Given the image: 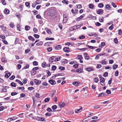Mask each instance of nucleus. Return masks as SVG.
Segmentation results:
<instances>
[{
	"mask_svg": "<svg viewBox=\"0 0 122 122\" xmlns=\"http://www.w3.org/2000/svg\"><path fill=\"white\" fill-rule=\"evenodd\" d=\"M55 11L53 9L49 8L47 10L46 13L47 15L48 16H53L55 14Z\"/></svg>",
	"mask_w": 122,
	"mask_h": 122,
	"instance_id": "nucleus-1",
	"label": "nucleus"
},
{
	"mask_svg": "<svg viewBox=\"0 0 122 122\" xmlns=\"http://www.w3.org/2000/svg\"><path fill=\"white\" fill-rule=\"evenodd\" d=\"M80 25H75L70 27V28L69 30L71 31H74L80 28Z\"/></svg>",
	"mask_w": 122,
	"mask_h": 122,
	"instance_id": "nucleus-2",
	"label": "nucleus"
},
{
	"mask_svg": "<svg viewBox=\"0 0 122 122\" xmlns=\"http://www.w3.org/2000/svg\"><path fill=\"white\" fill-rule=\"evenodd\" d=\"M39 69V68L38 67H36L33 68L31 72V75H35L36 72V71L38 70Z\"/></svg>",
	"mask_w": 122,
	"mask_h": 122,
	"instance_id": "nucleus-3",
	"label": "nucleus"
},
{
	"mask_svg": "<svg viewBox=\"0 0 122 122\" xmlns=\"http://www.w3.org/2000/svg\"><path fill=\"white\" fill-rule=\"evenodd\" d=\"M49 82L52 85H54L56 84L55 81L52 79H50L49 80Z\"/></svg>",
	"mask_w": 122,
	"mask_h": 122,
	"instance_id": "nucleus-4",
	"label": "nucleus"
},
{
	"mask_svg": "<svg viewBox=\"0 0 122 122\" xmlns=\"http://www.w3.org/2000/svg\"><path fill=\"white\" fill-rule=\"evenodd\" d=\"M103 13V11L102 9H98L97 10V14L99 15L102 14Z\"/></svg>",
	"mask_w": 122,
	"mask_h": 122,
	"instance_id": "nucleus-5",
	"label": "nucleus"
},
{
	"mask_svg": "<svg viewBox=\"0 0 122 122\" xmlns=\"http://www.w3.org/2000/svg\"><path fill=\"white\" fill-rule=\"evenodd\" d=\"M8 72V71H6L5 72V77L7 78H8L11 75V74L10 73H7Z\"/></svg>",
	"mask_w": 122,
	"mask_h": 122,
	"instance_id": "nucleus-6",
	"label": "nucleus"
},
{
	"mask_svg": "<svg viewBox=\"0 0 122 122\" xmlns=\"http://www.w3.org/2000/svg\"><path fill=\"white\" fill-rule=\"evenodd\" d=\"M86 70L88 72H90L93 71L94 69L92 67L90 66L86 68Z\"/></svg>",
	"mask_w": 122,
	"mask_h": 122,
	"instance_id": "nucleus-7",
	"label": "nucleus"
},
{
	"mask_svg": "<svg viewBox=\"0 0 122 122\" xmlns=\"http://www.w3.org/2000/svg\"><path fill=\"white\" fill-rule=\"evenodd\" d=\"M101 76V75H99V76L100 78V81L101 83H102L104 84V82L105 79L103 77H100Z\"/></svg>",
	"mask_w": 122,
	"mask_h": 122,
	"instance_id": "nucleus-8",
	"label": "nucleus"
},
{
	"mask_svg": "<svg viewBox=\"0 0 122 122\" xmlns=\"http://www.w3.org/2000/svg\"><path fill=\"white\" fill-rule=\"evenodd\" d=\"M64 19L63 21V22L64 23H65L67 22V21L68 20V18L66 16V15H63Z\"/></svg>",
	"mask_w": 122,
	"mask_h": 122,
	"instance_id": "nucleus-9",
	"label": "nucleus"
},
{
	"mask_svg": "<svg viewBox=\"0 0 122 122\" xmlns=\"http://www.w3.org/2000/svg\"><path fill=\"white\" fill-rule=\"evenodd\" d=\"M34 82L37 85H38L41 83V81L36 79H35L34 80Z\"/></svg>",
	"mask_w": 122,
	"mask_h": 122,
	"instance_id": "nucleus-10",
	"label": "nucleus"
},
{
	"mask_svg": "<svg viewBox=\"0 0 122 122\" xmlns=\"http://www.w3.org/2000/svg\"><path fill=\"white\" fill-rule=\"evenodd\" d=\"M63 51L65 52L68 53L70 51V49L68 47H66L63 49Z\"/></svg>",
	"mask_w": 122,
	"mask_h": 122,
	"instance_id": "nucleus-11",
	"label": "nucleus"
},
{
	"mask_svg": "<svg viewBox=\"0 0 122 122\" xmlns=\"http://www.w3.org/2000/svg\"><path fill=\"white\" fill-rule=\"evenodd\" d=\"M82 107H81L79 109H76L75 110V112L76 113H78L79 112H81L82 110Z\"/></svg>",
	"mask_w": 122,
	"mask_h": 122,
	"instance_id": "nucleus-12",
	"label": "nucleus"
},
{
	"mask_svg": "<svg viewBox=\"0 0 122 122\" xmlns=\"http://www.w3.org/2000/svg\"><path fill=\"white\" fill-rule=\"evenodd\" d=\"M84 55L85 58V59L88 60L89 59L90 57L89 56L87 53H85Z\"/></svg>",
	"mask_w": 122,
	"mask_h": 122,
	"instance_id": "nucleus-13",
	"label": "nucleus"
},
{
	"mask_svg": "<svg viewBox=\"0 0 122 122\" xmlns=\"http://www.w3.org/2000/svg\"><path fill=\"white\" fill-rule=\"evenodd\" d=\"M65 105V103L64 102H61L59 103V106L61 107H63Z\"/></svg>",
	"mask_w": 122,
	"mask_h": 122,
	"instance_id": "nucleus-14",
	"label": "nucleus"
},
{
	"mask_svg": "<svg viewBox=\"0 0 122 122\" xmlns=\"http://www.w3.org/2000/svg\"><path fill=\"white\" fill-rule=\"evenodd\" d=\"M106 96V94H105L104 92H102L100 94H99L98 96V97H103Z\"/></svg>",
	"mask_w": 122,
	"mask_h": 122,
	"instance_id": "nucleus-15",
	"label": "nucleus"
},
{
	"mask_svg": "<svg viewBox=\"0 0 122 122\" xmlns=\"http://www.w3.org/2000/svg\"><path fill=\"white\" fill-rule=\"evenodd\" d=\"M61 46L60 45H59L56 46L55 47V49L56 50H59L61 49Z\"/></svg>",
	"mask_w": 122,
	"mask_h": 122,
	"instance_id": "nucleus-16",
	"label": "nucleus"
},
{
	"mask_svg": "<svg viewBox=\"0 0 122 122\" xmlns=\"http://www.w3.org/2000/svg\"><path fill=\"white\" fill-rule=\"evenodd\" d=\"M9 10L8 9L5 8L4 11V12L5 14H9Z\"/></svg>",
	"mask_w": 122,
	"mask_h": 122,
	"instance_id": "nucleus-17",
	"label": "nucleus"
},
{
	"mask_svg": "<svg viewBox=\"0 0 122 122\" xmlns=\"http://www.w3.org/2000/svg\"><path fill=\"white\" fill-rule=\"evenodd\" d=\"M28 39H29L30 40L32 41H35V39L34 38L31 36H29L28 37Z\"/></svg>",
	"mask_w": 122,
	"mask_h": 122,
	"instance_id": "nucleus-18",
	"label": "nucleus"
},
{
	"mask_svg": "<svg viewBox=\"0 0 122 122\" xmlns=\"http://www.w3.org/2000/svg\"><path fill=\"white\" fill-rule=\"evenodd\" d=\"M86 47H88L89 48H90L91 49H94L95 48H97L96 47H93L91 46H89L88 45H87L86 46Z\"/></svg>",
	"mask_w": 122,
	"mask_h": 122,
	"instance_id": "nucleus-19",
	"label": "nucleus"
},
{
	"mask_svg": "<svg viewBox=\"0 0 122 122\" xmlns=\"http://www.w3.org/2000/svg\"><path fill=\"white\" fill-rule=\"evenodd\" d=\"M41 0H37L35 3V5L40 4L41 2Z\"/></svg>",
	"mask_w": 122,
	"mask_h": 122,
	"instance_id": "nucleus-20",
	"label": "nucleus"
},
{
	"mask_svg": "<svg viewBox=\"0 0 122 122\" xmlns=\"http://www.w3.org/2000/svg\"><path fill=\"white\" fill-rule=\"evenodd\" d=\"M1 61L2 62L5 63L7 62V60L5 58L3 57L1 59Z\"/></svg>",
	"mask_w": 122,
	"mask_h": 122,
	"instance_id": "nucleus-21",
	"label": "nucleus"
},
{
	"mask_svg": "<svg viewBox=\"0 0 122 122\" xmlns=\"http://www.w3.org/2000/svg\"><path fill=\"white\" fill-rule=\"evenodd\" d=\"M46 62H43L41 64V66L43 68H45L46 67Z\"/></svg>",
	"mask_w": 122,
	"mask_h": 122,
	"instance_id": "nucleus-22",
	"label": "nucleus"
},
{
	"mask_svg": "<svg viewBox=\"0 0 122 122\" xmlns=\"http://www.w3.org/2000/svg\"><path fill=\"white\" fill-rule=\"evenodd\" d=\"M89 8L91 9H93L94 7V5L91 4H89Z\"/></svg>",
	"mask_w": 122,
	"mask_h": 122,
	"instance_id": "nucleus-23",
	"label": "nucleus"
},
{
	"mask_svg": "<svg viewBox=\"0 0 122 122\" xmlns=\"http://www.w3.org/2000/svg\"><path fill=\"white\" fill-rule=\"evenodd\" d=\"M94 81L95 82L97 83L99 81L98 78L97 77H95L94 79Z\"/></svg>",
	"mask_w": 122,
	"mask_h": 122,
	"instance_id": "nucleus-24",
	"label": "nucleus"
},
{
	"mask_svg": "<svg viewBox=\"0 0 122 122\" xmlns=\"http://www.w3.org/2000/svg\"><path fill=\"white\" fill-rule=\"evenodd\" d=\"M85 36L83 35H82L81 36H79L78 38L80 39H84L85 38Z\"/></svg>",
	"mask_w": 122,
	"mask_h": 122,
	"instance_id": "nucleus-25",
	"label": "nucleus"
},
{
	"mask_svg": "<svg viewBox=\"0 0 122 122\" xmlns=\"http://www.w3.org/2000/svg\"><path fill=\"white\" fill-rule=\"evenodd\" d=\"M30 29V27L29 25H26L25 26V30H28Z\"/></svg>",
	"mask_w": 122,
	"mask_h": 122,
	"instance_id": "nucleus-26",
	"label": "nucleus"
},
{
	"mask_svg": "<svg viewBox=\"0 0 122 122\" xmlns=\"http://www.w3.org/2000/svg\"><path fill=\"white\" fill-rule=\"evenodd\" d=\"M56 66L54 65L52 66L51 69L52 71H54L56 69Z\"/></svg>",
	"mask_w": 122,
	"mask_h": 122,
	"instance_id": "nucleus-27",
	"label": "nucleus"
},
{
	"mask_svg": "<svg viewBox=\"0 0 122 122\" xmlns=\"http://www.w3.org/2000/svg\"><path fill=\"white\" fill-rule=\"evenodd\" d=\"M100 63H101L103 65L104 64L105 65H106L107 64V62L106 61H102L101 62H99Z\"/></svg>",
	"mask_w": 122,
	"mask_h": 122,
	"instance_id": "nucleus-28",
	"label": "nucleus"
},
{
	"mask_svg": "<svg viewBox=\"0 0 122 122\" xmlns=\"http://www.w3.org/2000/svg\"><path fill=\"white\" fill-rule=\"evenodd\" d=\"M11 86L13 87H15L16 86L15 83L13 82H11L10 84Z\"/></svg>",
	"mask_w": 122,
	"mask_h": 122,
	"instance_id": "nucleus-29",
	"label": "nucleus"
},
{
	"mask_svg": "<svg viewBox=\"0 0 122 122\" xmlns=\"http://www.w3.org/2000/svg\"><path fill=\"white\" fill-rule=\"evenodd\" d=\"M61 62H62V63H64V64L65 63H67V60L66 59H63L61 61Z\"/></svg>",
	"mask_w": 122,
	"mask_h": 122,
	"instance_id": "nucleus-30",
	"label": "nucleus"
},
{
	"mask_svg": "<svg viewBox=\"0 0 122 122\" xmlns=\"http://www.w3.org/2000/svg\"><path fill=\"white\" fill-rule=\"evenodd\" d=\"M46 31L48 34L50 35L52 34V32L50 30L48 29H47Z\"/></svg>",
	"mask_w": 122,
	"mask_h": 122,
	"instance_id": "nucleus-31",
	"label": "nucleus"
},
{
	"mask_svg": "<svg viewBox=\"0 0 122 122\" xmlns=\"http://www.w3.org/2000/svg\"><path fill=\"white\" fill-rule=\"evenodd\" d=\"M77 58L79 60H81L83 58V57L81 55H80L78 56Z\"/></svg>",
	"mask_w": 122,
	"mask_h": 122,
	"instance_id": "nucleus-32",
	"label": "nucleus"
},
{
	"mask_svg": "<svg viewBox=\"0 0 122 122\" xmlns=\"http://www.w3.org/2000/svg\"><path fill=\"white\" fill-rule=\"evenodd\" d=\"M114 42L116 44H117L118 43V42L117 38H116L114 39Z\"/></svg>",
	"mask_w": 122,
	"mask_h": 122,
	"instance_id": "nucleus-33",
	"label": "nucleus"
},
{
	"mask_svg": "<svg viewBox=\"0 0 122 122\" xmlns=\"http://www.w3.org/2000/svg\"><path fill=\"white\" fill-rule=\"evenodd\" d=\"M103 5L102 3H100L98 4V7L100 8H102L103 6Z\"/></svg>",
	"mask_w": 122,
	"mask_h": 122,
	"instance_id": "nucleus-34",
	"label": "nucleus"
},
{
	"mask_svg": "<svg viewBox=\"0 0 122 122\" xmlns=\"http://www.w3.org/2000/svg\"><path fill=\"white\" fill-rule=\"evenodd\" d=\"M59 69L61 71H64L65 69V68L62 66H60L59 68Z\"/></svg>",
	"mask_w": 122,
	"mask_h": 122,
	"instance_id": "nucleus-35",
	"label": "nucleus"
},
{
	"mask_svg": "<svg viewBox=\"0 0 122 122\" xmlns=\"http://www.w3.org/2000/svg\"><path fill=\"white\" fill-rule=\"evenodd\" d=\"M118 66V65L117 64H115V65H114L112 67L113 69V70H114V69H115L117 68V67Z\"/></svg>",
	"mask_w": 122,
	"mask_h": 122,
	"instance_id": "nucleus-36",
	"label": "nucleus"
},
{
	"mask_svg": "<svg viewBox=\"0 0 122 122\" xmlns=\"http://www.w3.org/2000/svg\"><path fill=\"white\" fill-rule=\"evenodd\" d=\"M47 49L48 51L50 52L52 50V48L51 47H49L47 48Z\"/></svg>",
	"mask_w": 122,
	"mask_h": 122,
	"instance_id": "nucleus-37",
	"label": "nucleus"
},
{
	"mask_svg": "<svg viewBox=\"0 0 122 122\" xmlns=\"http://www.w3.org/2000/svg\"><path fill=\"white\" fill-rule=\"evenodd\" d=\"M72 83L75 86H77L78 85V83L77 82H74Z\"/></svg>",
	"mask_w": 122,
	"mask_h": 122,
	"instance_id": "nucleus-38",
	"label": "nucleus"
},
{
	"mask_svg": "<svg viewBox=\"0 0 122 122\" xmlns=\"http://www.w3.org/2000/svg\"><path fill=\"white\" fill-rule=\"evenodd\" d=\"M77 49L81 51H84L87 50V48H85L81 49Z\"/></svg>",
	"mask_w": 122,
	"mask_h": 122,
	"instance_id": "nucleus-39",
	"label": "nucleus"
},
{
	"mask_svg": "<svg viewBox=\"0 0 122 122\" xmlns=\"http://www.w3.org/2000/svg\"><path fill=\"white\" fill-rule=\"evenodd\" d=\"M29 65L26 64L25 66L23 68H22V69L23 70L24 69H27L29 67Z\"/></svg>",
	"mask_w": 122,
	"mask_h": 122,
	"instance_id": "nucleus-40",
	"label": "nucleus"
},
{
	"mask_svg": "<svg viewBox=\"0 0 122 122\" xmlns=\"http://www.w3.org/2000/svg\"><path fill=\"white\" fill-rule=\"evenodd\" d=\"M61 74V73L57 74H56V75H55L54 76H52L51 77V78H52L53 79V78L54 77V76H55V77H56V76H57L62 75Z\"/></svg>",
	"mask_w": 122,
	"mask_h": 122,
	"instance_id": "nucleus-41",
	"label": "nucleus"
},
{
	"mask_svg": "<svg viewBox=\"0 0 122 122\" xmlns=\"http://www.w3.org/2000/svg\"><path fill=\"white\" fill-rule=\"evenodd\" d=\"M43 44V42L42 41H40V42L37 43L36 45L37 46L41 45Z\"/></svg>",
	"mask_w": 122,
	"mask_h": 122,
	"instance_id": "nucleus-42",
	"label": "nucleus"
},
{
	"mask_svg": "<svg viewBox=\"0 0 122 122\" xmlns=\"http://www.w3.org/2000/svg\"><path fill=\"white\" fill-rule=\"evenodd\" d=\"M103 18H104L103 17L100 18L99 19V21L100 22H103Z\"/></svg>",
	"mask_w": 122,
	"mask_h": 122,
	"instance_id": "nucleus-43",
	"label": "nucleus"
},
{
	"mask_svg": "<svg viewBox=\"0 0 122 122\" xmlns=\"http://www.w3.org/2000/svg\"><path fill=\"white\" fill-rule=\"evenodd\" d=\"M62 2L63 3L65 4L66 5H67L68 3V1H66L65 0L62 1Z\"/></svg>",
	"mask_w": 122,
	"mask_h": 122,
	"instance_id": "nucleus-44",
	"label": "nucleus"
},
{
	"mask_svg": "<svg viewBox=\"0 0 122 122\" xmlns=\"http://www.w3.org/2000/svg\"><path fill=\"white\" fill-rule=\"evenodd\" d=\"M30 3L29 2H26L25 3V5L27 7L29 8L30 7Z\"/></svg>",
	"mask_w": 122,
	"mask_h": 122,
	"instance_id": "nucleus-45",
	"label": "nucleus"
},
{
	"mask_svg": "<svg viewBox=\"0 0 122 122\" xmlns=\"http://www.w3.org/2000/svg\"><path fill=\"white\" fill-rule=\"evenodd\" d=\"M33 64L34 66H37L38 65L37 62L36 61H34L33 62Z\"/></svg>",
	"mask_w": 122,
	"mask_h": 122,
	"instance_id": "nucleus-46",
	"label": "nucleus"
},
{
	"mask_svg": "<svg viewBox=\"0 0 122 122\" xmlns=\"http://www.w3.org/2000/svg\"><path fill=\"white\" fill-rule=\"evenodd\" d=\"M113 25L112 24L111 26L109 27V29L110 30H112L113 29Z\"/></svg>",
	"mask_w": 122,
	"mask_h": 122,
	"instance_id": "nucleus-47",
	"label": "nucleus"
},
{
	"mask_svg": "<svg viewBox=\"0 0 122 122\" xmlns=\"http://www.w3.org/2000/svg\"><path fill=\"white\" fill-rule=\"evenodd\" d=\"M13 120V119L12 117L8 118L7 120V122H10V121Z\"/></svg>",
	"mask_w": 122,
	"mask_h": 122,
	"instance_id": "nucleus-48",
	"label": "nucleus"
},
{
	"mask_svg": "<svg viewBox=\"0 0 122 122\" xmlns=\"http://www.w3.org/2000/svg\"><path fill=\"white\" fill-rule=\"evenodd\" d=\"M16 16L18 18H19L20 17L21 15L19 13H16Z\"/></svg>",
	"mask_w": 122,
	"mask_h": 122,
	"instance_id": "nucleus-49",
	"label": "nucleus"
},
{
	"mask_svg": "<svg viewBox=\"0 0 122 122\" xmlns=\"http://www.w3.org/2000/svg\"><path fill=\"white\" fill-rule=\"evenodd\" d=\"M46 40H54V39L52 38H46Z\"/></svg>",
	"mask_w": 122,
	"mask_h": 122,
	"instance_id": "nucleus-50",
	"label": "nucleus"
},
{
	"mask_svg": "<svg viewBox=\"0 0 122 122\" xmlns=\"http://www.w3.org/2000/svg\"><path fill=\"white\" fill-rule=\"evenodd\" d=\"M50 100V99L48 98H46L45 99L44 101L45 102H49Z\"/></svg>",
	"mask_w": 122,
	"mask_h": 122,
	"instance_id": "nucleus-51",
	"label": "nucleus"
},
{
	"mask_svg": "<svg viewBox=\"0 0 122 122\" xmlns=\"http://www.w3.org/2000/svg\"><path fill=\"white\" fill-rule=\"evenodd\" d=\"M34 89V87H28V89L29 91H31L33 90Z\"/></svg>",
	"mask_w": 122,
	"mask_h": 122,
	"instance_id": "nucleus-52",
	"label": "nucleus"
},
{
	"mask_svg": "<svg viewBox=\"0 0 122 122\" xmlns=\"http://www.w3.org/2000/svg\"><path fill=\"white\" fill-rule=\"evenodd\" d=\"M27 79L26 78H25L24 79L23 81V82L25 84L27 82Z\"/></svg>",
	"mask_w": 122,
	"mask_h": 122,
	"instance_id": "nucleus-53",
	"label": "nucleus"
},
{
	"mask_svg": "<svg viewBox=\"0 0 122 122\" xmlns=\"http://www.w3.org/2000/svg\"><path fill=\"white\" fill-rule=\"evenodd\" d=\"M46 72L47 73V74H48L47 77L48 76H50L51 74V72L50 71H49L48 70L46 71Z\"/></svg>",
	"mask_w": 122,
	"mask_h": 122,
	"instance_id": "nucleus-54",
	"label": "nucleus"
},
{
	"mask_svg": "<svg viewBox=\"0 0 122 122\" xmlns=\"http://www.w3.org/2000/svg\"><path fill=\"white\" fill-rule=\"evenodd\" d=\"M118 34L119 35H122V31L120 29L118 30Z\"/></svg>",
	"mask_w": 122,
	"mask_h": 122,
	"instance_id": "nucleus-55",
	"label": "nucleus"
},
{
	"mask_svg": "<svg viewBox=\"0 0 122 122\" xmlns=\"http://www.w3.org/2000/svg\"><path fill=\"white\" fill-rule=\"evenodd\" d=\"M88 119L87 118H85L82 121L83 122H88Z\"/></svg>",
	"mask_w": 122,
	"mask_h": 122,
	"instance_id": "nucleus-56",
	"label": "nucleus"
},
{
	"mask_svg": "<svg viewBox=\"0 0 122 122\" xmlns=\"http://www.w3.org/2000/svg\"><path fill=\"white\" fill-rule=\"evenodd\" d=\"M118 71L117 70L116 71L115 73V75L116 76H117L118 75Z\"/></svg>",
	"mask_w": 122,
	"mask_h": 122,
	"instance_id": "nucleus-57",
	"label": "nucleus"
},
{
	"mask_svg": "<svg viewBox=\"0 0 122 122\" xmlns=\"http://www.w3.org/2000/svg\"><path fill=\"white\" fill-rule=\"evenodd\" d=\"M15 76L14 75H12L10 78V80H13L15 78Z\"/></svg>",
	"mask_w": 122,
	"mask_h": 122,
	"instance_id": "nucleus-58",
	"label": "nucleus"
},
{
	"mask_svg": "<svg viewBox=\"0 0 122 122\" xmlns=\"http://www.w3.org/2000/svg\"><path fill=\"white\" fill-rule=\"evenodd\" d=\"M52 108L53 109L55 110L57 108V106L56 105H53L52 106Z\"/></svg>",
	"mask_w": 122,
	"mask_h": 122,
	"instance_id": "nucleus-59",
	"label": "nucleus"
},
{
	"mask_svg": "<svg viewBox=\"0 0 122 122\" xmlns=\"http://www.w3.org/2000/svg\"><path fill=\"white\" fill-rule=\"evenodd\" d=\"M82 70L81 69H77L76 70V72L77 73H81V72Z\"/></svg>",
	"mask_w": 122,
	"mask_h": 122,
	"instance_id": "nucleus-60",
	"label": "nucleus"
},
{
	"mask_svg": "<svg viewBox=\"0 0 122 122\" xmlns=\"http://www.w3.org/2000/svg\"><path fill=\"white\" fill-rule=\"evenodd\" d=\"M108 73L107 72H106L103 74V76L105 77H107L108 76Z\"/></svg>",
	"mask_w": 122,
	"mask_h": 122,
	"instance_id": "nucleus-61",
	"label": "nucleus"
},
{
	"mask_svg": "<svg viewBox=\"0 0 122 122\" xmlns=\"http://www.w3.org/2000/svg\"><path fill=\"white\" fill-rule=\"evenodd\" d=\"M59 27L60 28L61 30H62V25L60 24H58Z\"/></svg>",
	"mask_w": 122,
	"mask_h": 122,
	"instance_id": "nucleus-62",
	"label": "nucleus"
},
{
	"mask_svg": "<svg viewBox=\"0 0 122 122\" xmlns=\"http://www.w3.org/2000/svg\"><path fill=\"white\" fill-rule=\"evenodd\" d=\"M33 31L35 33H36L38 31V30L36 28H34L33 29Z\"/></svg>",
	"mask_w": 122,
	"mask_h": 122,
	"instance_id": "nucleus-63",
	"label": "nucleus"
},
{
	"mask_svg": "<svg viewBox=\"0 0 122 122\" xmlns=\"http://www.w3.org/2000/svg\"><path fill=\"white\" fill-rule=\"evenodd\" d=\"M51 115V114L49 112H47L45 114V115L47 116H50Z\"/></svg>",
	"mask_w": 122,
	"mask_h": 122,
	"instance_id": "nucleus-64",
	"label": "nucleus"
}]
</instances>
